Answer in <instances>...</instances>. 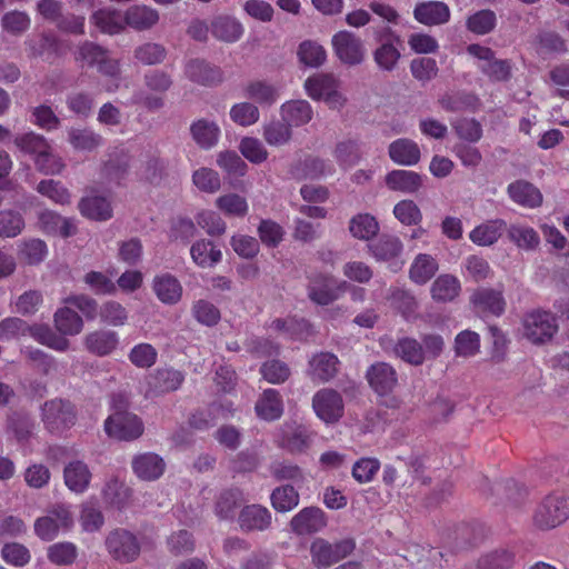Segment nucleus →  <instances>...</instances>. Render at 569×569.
<instances>
[{"label":"nucleus","mask_w":569,"mask_h":569,"mask_svg":"<svg viewBox=\"0 0 569 569\" xmlns=\"http://www.w3.org/2000/svg\"><path fill=\"white\" fill-rule=\"evenodd\" d=\"M306 94L313 101L323 102L331 110H341L348 103L341 80L330 72H317L303 82Z\"/></svg>","instance_id":"nucleus-1"},{"label":"nucleus","mask_w":569,"mask_h":569,"mask_svg":"<svg viewBox=\"0 0 569 569\" xmlns=\"http://www.w3.org/2000/svg\"><path fill=\"white\" fill-rule=\"evenodd\" d=\"M14 143L21 151L33 156L37 169L43 174H59L63 170L62 159L52 152L51 146L42 136L28 132L16 137Z\"/></svg>","instance_id":"nucleus-2"},{"label":"nucleus","mask_w":569,"mask_h":569,"mask_svg":"<svg viewBox=\"0 0 569 569\" xmlns=\"http://www.w3.org/2000/svg\"><path fill=\"white\" fill-rule=\"evenodd\" d=\"M76 60L90 67H97L102 76L110 78L111 83L106 84L107 91L112 92L118 88L120 63L111 58L109 52L102 47L92 42H86L77 50Z\"/></svg>","instance_id":"nucleus-3"},{"label":"nucleus","mask_w":569,"mask_h":569,"mask_svg":"<svg viewBox=\"0 0 569 569\" xmlns=\"http://www.w3.org/2000/svg\"><path fill=\"white\" fill-rule=\"evenodd\" d=\"M569 519V497L552 493L545 497L532 515L533 526L539 530H551Z\"/></svg>","instance_id":"nucleus-4"},{"label":"nucleus","mask_w":569,"mask_h":569,"mask_svg":"<svg viewBox=\"0 0 569 569\" xmlns=\"http://www.w3.org/2000/svg\"><path fill=\"white\" fill-rule=\"evenodd\" d=\"M74 519L70 505L58 503L47 515L36 519L33 530L43 541H52L60 532H67L73 527Z\"/></svg>","instance_id":"nucleus-5"},{"label":"nucleus","mask_w":569,"mask_h":569,"mask_svg":"<svg viewBox=\"0 0 569 569\" xmlns=\"http://www.w3.org/2000/svg\"><path fill=\"white\" fill-rule=\"evenodd\" d=\"M355 548L353 539L331 543L323 538H316L310 545L311 561L317 568L326 569L350 556Z\"/></svg>","instance_id":"nucleus-6"},{"label":"nucleus","mask_w":569,"mask_h":569,"mask_svg":"<svg viewBox=\"0 0 569 569\" xmlns=\"http://www.w3.org/2000/svg\"><path fill=\"white\" fill-rule=\"evenodd\" d=\"M331 47L336 58L348 67L361 64L367 56L363 41L348 30L336 32L331 38Z\"/></svg>","instance_id":"nucleus-7"},{"label":"nucleus","mask_w":569,"mask_h":569,"mask_svg":"<svg viewBox=\"0 0 569 569\" xmlns=\"http://www.w3.org/2000/svg\"><path fill=\"white\" fill-rule=\"evenodd\" d=\"M557 331V320L547 311L529 312L522 320V336L533 345L549 342Z\"/></svg>","instance_id":"nucleus-8"},{"label":"nucleus","mask_w":569,"mask_h":569,"mask_svg":"<svg viewBox=\"0 0 569 569\" xmlns=\"http://www.w3.org/2000/svg\"><path fill=\"white\" fill-rule=\"evenodd\" d=\"M108 553L117 561L128 563L134 561L141 551L138 538L128 530L116 529L106 538Z\"/></svg>","instance_id":"nucleus-9"},{"label":"nucleus","mask_w":569,"mask_h":569,"mask_svg":"<svg viewBox=\"0 0 569 569\" xmlns=\"http://www.w3.org/2000/svg\"><path fill=\"white\" fill-rule=\"evenodd\" d=\"M348 289L346 281H338L329 274H315L308 284L309 299L319 306H327L338 300Z\"/></svg>","instance_id":"nucleus-10"},{"label":"nucleus","mask_w":569,"mask_h":569,"mask_svg":"<svg viewBox=\"0 0 569 569\" xmlns=\"http://www.w3.org/2000/svg\"><path fill=\"white\" fill-rule=\"evenodd\" d=\"M104 430L109 437L114 439L133 440L143 433V423L133 413L117 411L104 421Z\"/></svg>","instance_id":"nucleus-11"},{"label":"nucleus","mask_w":569,"mask_h":569,"mask_svg":"<svg viewBox=\"0 0 569 569\" xmlns=\"http://www.w3.org/2000/svg\"><path fill=\"white\" fill-rule=\"evenodd\" d=\"M316 416L326 425L336 423L343 415V400L333 389H321L312 398Z\"/></svg>","instance_id":"nucleus-12"},{"label":"nucleus","mask_w":569,"mask_h":569,"mask_svg":"<svg viewBox=\"0 0 569 569\" xmlns=\"http://www.w3.org/2000/svg\"><path fill=\"white\" fill-rule=\"evenodd\" d=\"M82 345L84 350L92 356L108 357L118 350L120 336L111 329H96L83 337Z\"/></svg>","instance_id":"nucleus-13"},{"label":"nucleus","mask_w":569,"mask_h":569,"mask_svg":"<svg viewBox=\"0 0 569 569\" xmlns=\"http://www.w3.org/2000/svg\"><path fill=\"white\" fill-rule=\"evenodd\" d=\"M42 421L48 430L59 431L73 425L74 412L70 403L60 399L51 400L42 408Z\"/></svg>","instance_id":"nucleus-14"},{"label":"nucleus","mask_w":569,"mask_h":569,"mask_svg":"<svg viewBox=\"0 0 569 569\" xmlns=\"http://www.w3.org/2000/svg\"><path fill=\"white\" fill-rule=\"evenodd\" d=\"M151 288L157 299L167 306L178 305L183 297L180 280L170 272H161L153 277Z\"/></svg>","instance_id":"nucleus-15"},{"label":"nucleus","mask_w":569,"mask_h":569,"mask_svg":"<svg viewBox=\"0 0 569 569\" xmlns=\"http://www.w3.org/2000/svg\"><path fill=\"white\" fill-rule=\"evenodd\" d=\"M38 228L46 234L68 238L77 233V222L53 210H42L38 213Z\"/></svg>","instance_id":"nucleus-16"},{"label":"nucleus","mask_w":569,"mask_h":569,"mask_svg":"<svg viewBox=\"0 0 569 569\" xmlns=\"http://www.w3.org/2000/svg\"><path fill=\"white\" fill-rule=\"evenodd\" d=\"M326 526L325 512L316 507L303 508L290 521L291 530L301 536L316 533Z\"/></svg>","instance_id":"nucleus-17"},{"label":"nucleus","mask_w":569,"mask_h":569,"mask_svg":"<svg viewBox=\"0 0 569 569\" xmlns=\"http://www.w3.org/2000/svg\"><path fill=\"white\" fill-rule=\"evenodd\" d=\"M280 118L291 129L308 124L313 118V108L305 99L284 101L279 109Z\"/></svg>","instance_id":"nucleus-18"},{"label":"nucleus","mask_w":569,"mask_h":569,"mask_svg":"<svg viewBox=\"0 0 569 569\" xmlns=\"http://www.w3.org/2000/svg\"><path fill=\"white\" fill-rule=\"evenodd\" d=\"M82 217L93 221H107L112 218L113 209L108 197L91 192L78 203Z\"/></svg>","instance_id":"nucleus-19"},{"label":"nucleus","mask_w":569,"mask_h":569,"mask_svg":"<svg viewBox=\"0 0 569 569\" xmlns=\"http://www.w3.org/2000/svg\"><path fill=\"white\" fill-rule=\"evenodd\" d=\"M243 96L261 107H271L280 98V88L270 81L254 79L242 88Z\"/></svg>","instance_id":"nucleus-20"},{"label":"nucleus","mask_w":569,"mask_h":569,"mask_svg":"<svg viewBox=\"0 0 569 569\" xmlns=\"http://www.w3.org/2000/svg\"><path fill=\"white\" fill-rule=\"evenodd\" d=\"M184 74L190 81L201 86H214L223 80V72L220 68L199 59L186 63Z\"/></svg>","instance_id":"nucleus-21"},{"label":"nucleus","mask_w":569,"mask_h":569,"mask_svg":"<svg viewBox=\"0 0 569 569\" xmlns=\"http://www.w3.org/2000/svg\"><path fill=\"white\" fill-rule=\"evenodd\" d=\"M131 465L134 475L143 481L157 480L163 475L166 470V463L163 459L153 452L137 455L132 459Z\"/></svg>","instance_id":"nucleus-22"},{"label":"nucleus","mask_w":569,"mask_h":569,"mask_svg":"<svg viewBox=\"0 0 569 569\" xmlns=\"http://www.w3.org/2000/svg\"><path fill=\"white\" fill-rule=\"evenodd\" d=\"M92 473L88 465L81 460L68 462L63 469V480L66 487L73 493L81 495L90 486Z\"/></svg>","instance_id":"nucleus-23"},{"label":"nucleus","mask_w":569,"mask_h":569,"mask_svg":"<svg viewBox=\"0 0 569 569\" xmlns=\"http://www.w3.org/2000/svg\"><path fill=\"white\" fill-rule=\"evenodd\" d=\"M371 254L380 261L391 262L393 271L401 269L403 261H398L401 256L403 246L397 237H382L370 247Z\"/></svg>","instance_id":"nucleus-24"},{"label":"nucleus","mask_w":569,"mask_h":569,"mask_svg":"<svg viewBox=\"0 0 569 569\" xmlns=\"http://www.w3.org/2000/svg\"><path fill=\"white\" fill-rule=\"evenodd\" d=\"M367 378L371 388L379 395L389 393L398 381L395 369L386 362L372 365L367 371Z\"/></svg>","instance_id":"nucleus-25"},{"label":"nucleus","mask_w":569,"mask_h":569,"mask_svg":"<svg viewBox=\"0 0 569 569\" xmlns=\"http://www.w3.org/2000/svg\"><path fill=\"white\" fill-rule=\"evenodd\" d=\"M390 159L399 166H415L421 158L418 143L407 138L392 141L388 148Z\"/></svg>","instance_id":"nucleus-26"},{"label":"nucleus","mask_w":569,"mask_h":569,"mask_svg":"<svg viewBox=\"0 0 569 569\" xmlns=\"http://www.w3.org/2000/svg\"><path fill=\"white\" fill-rule=\"evenodd\" d=\"M270 511L260 505L244 507L239 515L238 522L244 531H263L271 525Z\"/></svg>","instance_id":"nucleus-27"},{"label":"nucleus","mask_w":569,"mask_h":569,"mask_svg":"<svg viewBox=\"0 0 569 569\" xmlns=\"http://www.w3.org/2000/svg\"><path fill=\"white\" fill-rule=\"evenodd\" d=\"M212 36L219 41L233 43L239 41L243 33V24L234 17L219 16L211 21Z\"/></svg>","instance_id":"nucleus-28"},{"label":"nucleus","mask_w":569,"mask_h":569,"mask_svg":"<svg viewBox=\"0 0 569 569\" xmlns=\"http://www.w3.org/2000/svg\"><path fill=\"white\" fill-rule=\"evenodd\" d=\"M413 17L425 26L442 24L449 20L450 10L440 1L421 2L416 6Z\"/></svg>","instance_id":"nucleus-29"},{"label":"nucleus","mask_w":569,"mask_h":569,"mask_svg":"<svg viewBox=\"0 0 569 569\" xmlns=\"http://www.w3.org/2000/svg\"><path fill=\"white\" fill-rule=\"evenodd\" d=\"M506 229L507 224L502 219L487 220L470 231L469 239L477 246L489 247L500 239Z\"/></svg>","instance_id":"nucleus-30"},{"label":"nucleus","mask_w":569,"mask_h":569,"mask_svg":"<svg viewBox=\"0 0 569 569\" xmlns=\"http://www.w3.org/2000/svg\"><path fill=\"white\" fill-rule=\"evenodd\" d=\"M385 181L390 190L402 193H415L422 186V179L419 173L400 169L389 172Z\"/></svg>","instance_id":"nucleus-31"},{"label":"nucleus","mask_w":569,"mask_h":569,"mask_svg":"<svg viewBox=\"0 0 569 569\" xmlns=\"http://www.w3.org/2000/svg\"><path fill=\"white\" fill-rule=\"evenodd\" d=\"M27 335L32 337L39 343L59 352H64L70 348L68 338L59 336L47 325H27Z\"/></svg>","instance_id":"nucleus-32"},{"label":"nucleus","mask_w":569,"mask_h":569,"mask_svg":"<svg viewBox=\"0 0 569 569\" xmlns=\"http://www.w3.org/2000/svg\"><path fill=\"white\" fill-rule=\"evenodd\" d=\"M53 325L59 336H78L83 330L82 318L71 308L61 307L53 315Z\"/></svg>","instance_id":"nucleus-33"},{"label":"nucleus","mask_w":569,"mask_h":569,"mask_svg":"<svg viewBox=\"0 0 569 569\" xmlns=\"http://www.w3.org/2000/svg\"><path fill=\"white\" fill-rule=\"evenodd\" d=\"M192 261L200 268H212L222 259L221 250L210 240L200 239L190 248Z\"/></svg>","instance_id":"nucleus-34"},{"label":"nucleus","mask_w":569,"mask_h":569,"mask_svg":"<svg viewBox=\"0 0 569 569\" xmlns=\"http://www.w3.org/2000/svg\"><path fill=\"white\" fill-rule=\"evenodd\" d=\"M338 358L329 352H321L311 358L309 375L313 380L325 382L333 378L338 372Z\"/></svg>","instance_id":"nucleus-35"},{"label":"nucleus","mask_w":569,"mask_h":569,"mask_svg":"<svg viewBox=\"0 0 569 569\" xmlns=\"http://www.w3.org/2000/svg\"><path fill=\"white\" fill-rule=\"evenodd\" d=\"M510 198L518 204L527 208H537L542 203V194L530 182L519 180L508 187Z\"/></svg>","instance_id":"nucleus-36"},{"label":"nucleus","mask_w":569,"mask_h":569,"mask_svg":"<svg viewBox=\"0 0 569 569\" xmlns=\"http://www.w3.org/2000/svg\"><path fill=\"white\" fill-rule=\"evenodd\" d=\"M333 163L328 159L307 158L295 170L293 174L300 179H320L335 173Z\"/></svg>","instance_id":"nucleus-37"},{"label":"nucleus","mask_w":569,"mask_h":569,"mask_svg":"<svg viewBox=\"0 0 569 569\" xmlns=\"http://www.w3.org/2000/svg\"><path fill=\"white\" fill-rule=\"evenodd\" d=\"M126 26L136 30H147L159 21V13L148 6H132L124 13Z\"/></svg>","instance_id":"nucleus-38"},{"label":"nucleus","mask_w":569,"mask_h":569,"mask_svg":"<svg viewBox=\"0 0 569 569\" xmlns=\"http://www.w3.org/2000/svg\"><path fill=\"white\" fill-rule=\"evenodd\" d=\"M438 269L436 258L428 253H419L410 264L409 278L417 284H425L436 274Z\"/></svg>","instance_id":"nucleus-39"},{"label":"nucleus","mask_w":569,"mask_h":569,"mask_svg":"<svg viewBox=\"0 0 569 569\" xmlns=\"http://www.w3.org/2000/svg\"><path fill=\"white\" fill-rule=\"evenodd\" d=\"M256 412L259 418L267 421L279 419L283 412L279 392L274 389L264 390L256 403Z\"/></svg>","instance_id":"nucleus-40"},{"label":"nucleus","mask_w":569,"mask_h":569,"mask_svg":"<svg viewBox=\"0 0 569 569\" xmlns=\"http://www.w3.org/2000/svg\"><path fill=\"white\" fill-rule=\"evenodd\" d=\"M190 132L194 142L202 149L213 148L220 137L219 126L206 119L193 122L190 127Z\"/></svg>","instance_id":"nucleus-41"},{"label":"nucleus","mask_w":569,"mask_h":569,"mask_svg":"<svg viewBox=\"0 0 569 569\" xmlns=\"http://www.w3.org/2000/svg\"><path fill=\"white\" fill-rule=\"evenodd\" d=\"M471 302L479 312L500 316L505 310V300L501 292L491 289H481L473 293Z\"/></svg>","instance_id":"nucleus-42"},{"label":"nucleus","mask_w":569,"mask_h":569,"mask_svg":"<svg viewBox=\"0 0 569 569\" xmlns=\"http://www.w3.org/2000/svg\"><path fill=\"white\" fill-rule=\"evenodd\" d=\"M91 22L102 32L117 34L126 28L124 14L117 10L101 9L91 16Z\"/></svg>","instance_id":"nucleus-43"},{"label":"nucleus","mask_w":569,"mask_h":569,"mask_svg":"<svg viewBox=\"0 0 569 569\" xmlns=\"http://www.w3.org/2000/svg\"><path fill=\"white\" fill-rule=\"evenodd\" d=\"M509 240L519 249L532 251L538 248L540 237L538 232L526 224L512 223L506 229Z\"/></svg>","instance_id":"nucleus-44"},{"label":"nucleus","mask_w":569,"mask_h":569,"mask_svg":"<svg viewBox=\"0 0 569 569\" xmlns=\"http://www.w3.org/2000/svg\"><path fill=\"white\" fill-rule=\"evenodd\" d=\"M461 284L452 274H441L432 283L430 292L436 301H451L460 293Z\"/></svg>","instance_id":"nucleus-45"},{"label":"nucleus","mask_w":569,"mask_h":569,"mask_svg":"<svg viewBox=\"0 0 569 569\" xmlns=\"http://www.w3.org/2000/svg\"><path fill=\"white\" fill-rule=\"evenodd\" d=\"M102 495L110 505L122 509L130 505L132 490L118 478H110L102 489Z\"/></svg>","instance_id":"nucleus-46"},{"label":"nucleus","mask_w":569,"mask_h":569,"mask_svg":"<svg viewBox=\"0 0 569 569\" xmlns=\"http://www.w3.org/2000/svg\"><path fill=\"white\" fill-rule=\"evenodd\" d=\"M299 62L309 68H319L327 60L326 49L312 40L302 41L297 50Z\"/></svg>","instance_id":"nucleus-47"},{"label":"nucleus","mask_w":569,"mask_h":569,"mask_svg":"<svg viewBox=\"0 0 569 569\" xmlns=\"http://www.w3.org/2000/svg\"><path fill=\"white\" fill-rule=\"evenodd\" d=\"M18 256L27 264L41 263L48 256V247L41 239H28L19 243Z\"/></svg>","instance_id":"nucleus-48"},{"label":"nucleus","mask_w":569,"mask_h":569,"mask_svg":"<svg viewBox=\"0 0 569 569\" xmlns=\"http://www.w3.org/2000/svg\"><path fill=\"white\" fill-rule=\"evenodd\" d=\"M214 204L220 211L229 217L243 218L249 212V203L247 199L234 192L218 197Z\"/></svg>","instance_id":"nucleus-49"},{"label":"nucleus","mask_w":569,"mask_h":569,"mask_svg":"<svg viewBox=\"0 0 569 569\" xmlns=\"http://www.w3.org/2000/svg\"><path fill=\"white\" fill-rule=\"evenodd\" d=\"M332 156L342 170H347L360 160L359 144L356 140L345 139L339 141L332 151Z\"/></svg>","instance_id":"nucleus-50"},{"label":"nucleus","mask_w":569,"mask_h":569,"mask_svg":"<svg viewBox=\"0 0 569 569\" xmlns=\"http://www.w3.org/2000/svg\"><path fill=\"white\" fill-rule=\"evenodd\" d=\"M230 119L240 127H251L260 119V111L256 103L241 101L231 106Z\"/></svg>","instance_id":"nucleus-51"},{"label":"nucleus","mask_w":569,"mask_h":569,"mask_svg":"<svg viewBox=\"0 0 569 569\" xmlns=\"http://www.w3.org/2000/svg\"><path fill=\"white\" fill-rule=\"evenodd\" d=\"M264 141L271 147H282L290 142L292 129L282 120L267 122L262 128Z\"/></svg>","instance_id":"nucleus-52"},{"label":"nucleus","mask_w":569,"mask_h":569,"mask_svg":"<svg viewBox=\"0 0 569 569\" xmlns=\"http://www.w3.org/2000/svg\"><path fill=\"white\" fill-rule=\"evenodd\" d=\"M349 230L355 238L369 240L378 233L379 223L373 216L359 213L350 220Z\"/></svg>","instance_id":"nucleus-53"},{"label":"nucleus","mask_w":569,"mask_h":569,"mask_svg":"<svg viewBox=\"0 0 569 569\" xmlns=\"http://www.w3.org/2000/svg\"><path fill=\"white\" fill-rule=\"evenodd\" d=\"M36 190L56 204L66 206L71 202L70 191L60 181L52 179L41 180Z\"/></svg>","instance_id":"nucleus-54"},{"label":"nucleus","mask_w":569,"mask_h":569,"mask_svg":"<svg viewBox=\"0 0 569 569\" xmlns=\"http://www.w3.org/2000/svg\"><path fill=\"white\" fill-rule=\"evenodd\" d=\"M412 569H438V552L421 546H412L405 556Z\"/></svg>","instance_id":"nucleus-55"},{"label":"nucleus","mask_w":569,"mask_h":569,"mask_svg":"<svg viewBox=\"0 0 569 569\" xmlns=\"http://www.w3.org/2000/svg\"><path fill=\"white\" fill-rule=\"evenodd\" d=\"M99 317L103 323L111 327H123L129 319L128 310L114 300H109L101 305Z\"/></svg>","instance_id":"nucleus-56"},{"label":"nucleus","mask_w":569,"mask_h":569,"mask_svg":"<svg viewBox=\"0 0 569 569\" xmlns=\"http://www.w3.org/2000/svg\"><path fill=\"white\" fill-rule=\"evenodd\" d=\"M68 140L74 150L84 152L93 151L102 143V138L88 129H70Z\"/></svg>","instance_id":"nucleus-57"},{"label":"nucleus","mask_w":569,"mask_h":569,"mask_svg":"<svg viewBox=\"0 0 569 569\" xmlns=\"http://www.w3.org/2000/svg\"><path fill=\"white\" fill-rule=\"evenodd\" d=\"M23 216L12 209L0 211V238H16L24 229Z\"/></svg>","instance_id":"nucleus-58"},{"label":"nucleus","mask_w":569,"mask_h":569,"mask_svg":"<svg viewBox=\"0 0 569 569\" xmlns=\"http://www.w3.org/2000/svg\"><path fill=\"white\" fill-rule=\"evenodd\" d=\"M395 352L403 361L415 366L421 365L426 358L422 346L417 340L410 338L399 340L395 347Z\"/></svg>","instance_id":"nucleus-59"},{"label":"nucleus","mask_w":569,"mask_h":569,"mask_svg":"<svg viewBox=\"0 0 569 569\" xmlns=\"http://www.w3.org/2000/svg\"><path fill=\"white\" fill-rule=\"evenodd\" d=\"M79 522L83 531L96 532L102 528L104 518L96 503L86 501L80 507Z\"/></svg>","instance_id":"nucleus-60"},{"label":"nucleus","mask_w":569,"mask_h":569,"mask_svg":"<svg viewBox=\"0 0 569 569\" xmlns=\"http://www.w3.org/2000/svg\"><path fill=\"white\" fill-rule=\"evenodd\" d=\"M271 505L279 512H288L299 505V493L291 486H281L271 493Z\"/></svg>","instance_id":"nucleus-61"},{"label":"nucleus","mask_w":569,"mask_h":569,"mask_svg":"<svg viewBox=\"0 0 569 569\" xmlns=\"http://www.w3.org/2000/svg\"><path fill=\"white\" fill-rule=\"evenodd\" d=\"M192 183L201 192L216 193L221 187V179L216 170L201 167L193 171Z\"/></svg>","instance_id":"nucleus-62"},{"label":"nucleus","mask_w":569,"mask_h":569,"mask_svg":"<svg viewBox=\"0 0 569 569\" xmlns=\"http://www.w3.org/2000/svg\"><path fill=\"white\" fill-rule=\"evenodd\" d=\"M462 273L467 279L482 281L492 276L489 262L480 256H469L465 259Z\"/></svg>","instance_id":"nucleus-63"},{"label":"nucleus","mask_w":569,"mask_h":569,"mask_svg":"<svg viewBox=\"0 0 569 569\" xmlns=\"http://www.w3.org/2000/svg\"><path fill=\"white\" fill-rule=\"evenodd\" d=\"M48 559L58 566H68L74 562L78 556V548L69 541L51 545L47 550Z\"/></svg>","instance_id":"nucleus-64"}]
</instances>
